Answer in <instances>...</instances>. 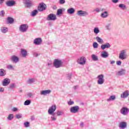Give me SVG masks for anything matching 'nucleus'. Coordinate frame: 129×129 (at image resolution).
Instances as JSON below:
<instances>
[{
	"label": "nucleus",
	"instance_id": "c756f323",
	"mask_svg": "<svg viewBox=\"0 0 129 129\" xmlns=\"http://www.w3.org/2000/svg\"><path fill=\"white\" fill-rule=\"evenodd\" d=\"M111 23H107L105 26V28L107 31H110L111 30Z\"/></svg>",
	"mask_w": 129,
	"mask_h": 129
},
{
	"label": "nucleus",
	"instance_id": "412c9836",
	"mask_svg": "<svg viewBox=\"0 0 129 129\" xmlns=\"http://www.w3.org/2000/svg\"><path fill=\"white\" fill-rule=\"evenodd\" d=\"M125 73H126V71L125 70V69H121L117 72V74L119 76H121L122 75H125Z\"/></svg>",
	"mask_w": 129,
	"mask_h": 129
},
{
	"label": "nucleus",
	"instance_id": "39448f33",
	"mask_svg": "<svg viewBox=\"0 0 129 129\" xmlns=\"http://www.w3.org/2000/svg\"><path fill=\"white\" fill-rule=\"evenodd\" d=\"M29 29V26L28 24H22L19 27V31L21 33H26Z\"/></svg>",
	"mask_w": 129,
	"mask_h": 129
},
{
	"label": "nucleus",
	"instance_id": "e433bc0d",
	"mask_svg": "<svg viewBox=\"0 0 129 129\" xmlns=\"http://www.w3.org/2000/svg\"><path fill=\"white\" fill-rule=\"evenodd\" d=\"M35 82V79H29L27 81V83L28 84H32V83H34Z\"/></svg>",
	"mask_w": 129,
	"mask_h": 129
},
{
	"label": "nucleus",
	"instance_id": "7ed1b4c3",
	"mask_svg": "<svg viewBox=\"0 0 129 129\" xmlns=\"http://www.w3.org/2000/svg\"><path fill=\"white\" fill-rule=\"evenodd\" d=\"M53 67L55 68H60L63 66V61L61 59H55L53 62Z\"/></svg>",
	"mask_w": 129,
	"mask_h": 129
},
{
	"label": "nucleus",
	"instance_id": "2f4dec72",
	"mask_svg": "<svg viewBox=\"0 0 129 129\" xmlns=\"http://www.w3.org/2000/svg\"><path fill=\"white\" fill-rule=\"evenodd\" d=\"M96 40L98 42V43H99L100 44H102V43H103V40H102V39H101V38H100L98 36H97L96 37Z\"/></svg>",
	"mask_w": 129,
	"mask_h": 129
},
{
	"label": "nucleus",
	"instance_id": "6e6552de",
	"mask_svg": "<svg viewBox=\"0 0 129 129\" xmlns=\"http://www.w3.org/2000/svg\"><path fill=\"white\" fill-rule=\"evenodd\" d=\"M77 14L78 16H79L80 17H86V16H88L89 15L88 12L82 10L78 11Z\"/></svg>",
	"mask_w": 129,
	"mask_h": 129
},
{
	"label": "nucleus",
	"instance_id": "7c9ffc66",
	"mask_svg": "<svg viewBox=\"0 0 129 129\" xmlns=\"http://www.w3.org/2000/svg\"><path fill=\"white\" fill-rule=\"evenodd\" d=\"M7 68L8 70H15V66L11 64H8Z\"/></svg>",
	"mask_w": 129,
	"mask_h": 129
},
{
	"label": "nucleus",
	"instance_id": "8fccbe9b",
	"mask_svg": "<svg viewBox=\"0 0 129 129\" xmlns=\"http://www.w3.org/2000/svg\"><path fill=\"white\" fill-rule=\"evenodd\" d=\"M94 12H96V13H100V9L99 8H96L94 10Z\"/></svg>",
	"mask_w": 129,
	"mask_h": 129
},
{
	"label": "nucleus",
	"instance_id": "13d9d810",
	"mask_svg": "<svg viewBox=\"0 0 129 129\" xmlns=\"http://www.w3.org/2000/svg\"><path fill=\"white\" fill-rule=\"evenodd\" d=\"M112 2L114 4H116L117 3H118V0H112Z\"/></svg>",
	"mask_w": 129,
	"mask_h": 129
},
{
	"label": "nucleus",
	"instance_id": "f704fd0d",
	"mask_svg": "<svg viewBox=\"0 0 129 129\" xmlns=\"http://www.w3.org/2000/svg\"><path fill=\"white\" fill-rule=\"evenodd\" d=\"M119 8L122 10H125V9H126V6H125L124 4H121L119 5Z\"/></svg>",
	"mask_w": 129,
	"mask_h": 129
},
{
	"label": "nucleus",
	"instance_id": "a878e982",
	"mask_svg": "<svg viewBox=\"0 0 129 129\" xmlns=\"http://www.w3.org/2000/svg\"><path fill=\"white\" fill-rule=\"evenodd\" d=\"M116 98L115 95H111L106 100L107 102H109V101H114Z\"/></svg>",
	"mask_w": 129,
	"mask_h": 129
},
{
	"label": "nucleus",
	"instance_id": "e2e57ef3",
	"mask_svg": "<svg viewBox=\"0 0 129 129\" xmlns=\"http://www.w3.org/2000/svg\"><path fill=\"white\" fill-rule=\"evenodd\" d=\"M47 65H48V66H51V65H52V63H51V62H48L47 63Z\"/></svg>",
	"mask_w": 129,
	"mask_h": 129
},
{
	"label": "nucleus",
	"instance_id": "c9c22d12",
	"mask_svg": "<svg viewBox=\"0 0 129 129\" xmlns=\"http://www.w3.org/2000/svg\"><path fill=\"white\" fill-rule=\"evenodd\" d=\"M37 14H38V11L37 10H35L33 11L31 13V16L35 17Z\"/></svg>",
	"mask_w": 129,
	"mask_h": 129
},
{
	"label": "nucleus",
	"instance_id": "b1692460",
	"mask_svg": "<svg viewBox=\"0 0 129 129\" xmlns=\"http://www.w3.org/2000/svg\"><path fill=\"white\" fill-rule=\"evenodd\" d=\"M67 13L69 15H73L75 13V9L73 8H70L67 10Z\"/></svg>",
	"mask_w": 129,
	"mask_h": 129
},
{
	"label": "nucleus",
	"instance_id": "de8ad7c7",
	"mask_svg": "<svg viewBox=\"0 0 129 129\" xmlns=\"http://www.w3.org/2000/svg\"><path fill=\"white\" fill-rule=\"evenodd\" d=\"M5 14H6L5 11H2L1 12H0L1 17H5Z\"/></svg>",
	"mask_w": 129,
	"mask_h": 129
},
{
	"label": "nucleus",
	"instance_id": "2eb2a0df",
	"mask_svg": "<svg viewBox=\"0 0 129 129\" xmlns=\"http://www.w3.org/2000/svg\"><path fill=\"white\" fill-rule=\"evenodd\" d=\"M129 96V91L128 90H125L123 92L122 94L120 95L121 98H126L128 97Z\"/></svg>",
	"mask_w": 129,
	"mask_h": 129
},
{
	"label": "nucleus",
	"instance_id": "58836bf2",
	"mask_svg": "<svg viewBox=\"0 0 129 129\" xmlns=\"http://www.w3.org/2000/svg\"><path fill=\"white\" fill-rule=\"evenodd\" d=\"M8 120H12L14 119V114H10L7 117Z\"/></svg>",
	"mask_w": 129,
	"mask_h": 129
},
{
	"label": "nucleus",
	"instance_id": "052dcab7",
	"mask_svg": "<svg viewBox=\"0 0 129 129\" xmlns=\"http://www.w3.org/2000/svg\"><path fill=\"white\" fill-rule=\"evenodd\" d=\"M34 56H35V57H38L39 54L38 53H34Z\"/></svg>",
	"mask_w": 129,
	"mask_h": 129
},
{
	"label": "nucleus",
	"instance_id": "72a5a7b5",
	"mask_svg": "<svg viewBox=\"0 0 129 129\" xmlns=\"http://www.w3.org/2000/svg\"><path fill=\"white\" fill-rule=\"evenodd\" d=\"M7 22L9 24H13V23H14V19L11 17H8L7 19Z\"/></svg>",
	"mask_w": 129,
	"mask_h": 129
},
{
	"label": "nucleus",
	"instance_id": "37998d69",
	"mask_svg": "<svg viewBox=\"0 0 129 129\" xmlns=\"http://www.w3.org/2000/svg\"><path fill=\"white\" fill-rule=\"evenodd\" d=\"M64 113H63V111H57L56 112V114L57 116H60L61 115H63V114Z\"/></svg>",
	"mask_w": 129,
	"mask_h": 129
},
{
	"label": "nucleus",
	"instance_id": "5701e85b",
	"mask_svg": "<svg viewBox=\"0 0 129 129\" xmlns=\"http://www.w3.org/2000/svg\"><path fill=\"white\" fill-rule=\"evenodd\" d=\"M109 56V54L106 51H103L101 53V57L102 58H107Z\"/></svg>",
	"mask_w": 129,
	"mask_h": 129
},
{
	"label": "nucleus",
	"instance_id": "f03ea898",
	"mask_svg": "<svg viewBox=\"0 0 129 129\" xmlns=\"http://www.w3.org/2000/svg\"><path fill=\"white\" fill-rule=\"evenodd\" d=\"M118 58L120 59V60H125V59H127V53L126 49H123L120 51Z\"/></svg>",
	"mask_w": 129,
	"mask_h": 129
},
{
	"label": "nucleus",
	"instance_id": "cd10ccee",
	"mask_svg": "<svg viewBox=\"0 0 129 129\" xmlns=\"http://www.w3.org/2000/svg\"><path fill=\"white\" fill-rule=\"evenodd\" d=\"M93 32L95 35H98L100 33V30H99V28L98 27H95L93 29Z\"/></svg>",
	"mask_w": 129,
	"mask_h": 129
},
{
	"label": "nucleus",
	"instance_id": "6ab92c4d",
	"mask_svg": "<svg viewBox=\"0 0 129 129\" xmlns=\"http://www.w3.org/2000/svg\"><path fill=\"white\" fill-rule=\"evenodd\" d=\"M24 3L27 8H30L32 7V1L31 0H23Z\"/></svg>",
	"mask_w": 129,
	"mask_h": 129
},
{
	"label": "nucleus",
	"instance_id": "ea45409f",
	"mask_svg": "<svg viewBox=\"0 0 129 129\" xmlns=\"http://www.w3.org/2000/svg\"><path fill=\"white\" fill-rule=\"evenodd\" d=\"M62 13H63V10L61 9H59L57 11V16H60V15H62Z\"/></svg>",
	"mask_w": 129,
	"mask_h": 129
},
{
	"label": "nucleus",
	"instance_id": "bb28decb",
	"mask_svg": "<svg viewBox=\"0 0 129 129\" xmlns=\"http://www.w3.org/2000/svg\"><path fill=\"white\" fill-rule=\"evenodd\" d=\"M101 18L105 19L108 17V12L107 11H105L101 13Z\"/></svg>",
	"mask_w": 129,
	"mask_h": 129
},
{
	"label": "nucleus",
	"instance_id": "3c124183",
	"mask_svg": "<svg viewBox=\"0 0 129 129\" xmlns=\"http://www.w3.org/2000/svg\"><path fill=\"white\" fill-rule=\"evenodd\" d=\"M60 5H64L65 4V0H59Z\"/></svg>",
	"mask_w": 129,
	"mask_h": 129
},
{
	"label": "nucleus",
	"instance_id": "bf43d9fd",
	"mask_svg": "<svg viewBox=\"0 0 129 129\" xmlns=\"http://www.w3.org/2000/svg\"><path fill=\"white\" fill-rule=\"evenodd\" d=\"M4 2H5V0H0V6H2V5L4 4Z\"/></svg>",
	"mask_w": 129,
	"mask_h": 129
},
{
	"label": "nucleus",
	"instance_id": "f257e3e1",
	"mask_svg": "<svg viewBox=\"0 0 129 129\" xmlns=\"http://www.w3.org/2000/svg\"><path fill=\"white\" fill-rule=\"evenodd\" d=\"M56 109L57 106H56V105H52L51 106L49 107L48 110V114L51 115L50 118L52 121H55L57 120V116L55 115V113H54Z\"/></svg>",
	"mask_w": 129,
	"mask_h": 129
},
{
	"label": "nucleus",
	"instance_id": "864d4df0",
	"mask_svg": "<svg viewBox=\"0 0 129 129\" xmlns=\"http://www.w3.org/2000/svg\"><path fill=\"white\" fill-rule=\"evenodd\" d=\"M16 85L15 84H12L10 85V88H15Z\"/></svg>",
	"mask_w": 129,
	"mask_h": 129
},
{
	"label": "nucleus",
	"instance_id": "09e8293b",
	"mask_svg": "<svg viewBox=\"0 0 129 129\" xmlns=\"http://www.w3.org/2000/svg\"><path fill=\"white\" fill-rule=\"evenodd\" d=\"M19 110V109L17 107H13L12 109V111H13L14 112H15V111H18Z\"/></svg>",
	"mask_w": 129,
	"mask_h": 129
},
{
	"label": "nucleus",
	"instance_id": "4be33fe9",
	"mask_svg": "<svg viewBox=\"0 0 129 129\" xmlns=\"http://www.w3.org/2000/svg\"><path fill=\"white\" fill-rule=\"evenodd\" d=\"M7 75V71L4 69H0V77H4Z\"/></svg>",
	"mask_w": 129,
	"mask_h": 129
},
{
	"label": "nucleus",
	"instance_id": "a18cd8bd",
	"mask_svg": "<svg viewBox=\"0 0 129 129\" xmlns=\"http://www.w3.org/2000/svg\"><path fill=\"white\" fill-rule=\"evenodd\" d=\"M24 125L25 126V127H29V126H30V122L28 121L25 122L24 123Z\"/></svg>",
	"mask_w": 129,
	"mask_h": 129
},
{
	"label": "nucleus",
	"instance_id": "603ef678",
	"mask_svg": "<svg viewBox=\"0 0 129 129\" xmlns=\"http://www.w3.org/2000/svg\"><path fill=\"white\" fill-rule=\"evenodd\" d=\"M116 65H117L118 66H120V65H121V61L120 60L117 61Z\"/></svg>",
	"mask_w": 129,
	"mask_h": 129
},
{
	"label": "nucleus",
	"instance_id": "4d7b16f0",
	"mask_svg": "<svg viewBox=\"0 0 129 129\" xmlns=\"http://www.w3.org/2000/svg\"><path fill=\"white\" fill-rule=\"evenodd\" d=\"M5 91V88L0 87V92H4Z\"/></svg>",
	"mask_w": 129,
	"mask_h": 129
},
{
	"label": "nucleus",
	"instance_id": "1a4fd4ad",
	"mask_svg": "<svg viewBox=\"0 0 129 129\" xmlns=\"http://www.w3.org/2000/svg\"><path fill=\"white\" fill-rule=\"evenodd\" d=\"M47 20V21H56L57 20V17L53 14H50L48 15Z\"/></svg>",
	"mask_w": 129,
	"mask_h": 129
},
{
	"label": "nucleus",
	"instance_id": "473e14b6",
	"mask_svg": "<svg viewBox=\"0 0 129 129\" xmlns=\"http://www.w3.org/2000/svg\"><path fill=\"white\" fill-rule=\"evenodd\" d=\"M92 59L94 61H98V56L95 55V54H92L91 55Z\"/></svg>",
	"mask_w": 129,
	"mask_h": 129
},
{
	"label": "nucleus",
	"instance_id": "49530a36",
	"mask_svg": "<svg viewBox=\"0 0 129 129\" xmlns=\"http://www.w3.org/2000/svg\"><path fill=\"white\" fill-rule=\"evenodd\" d=\"M66 76H67V78H68V79L70 80V79H71V77L72 76V73L67 74L66 75Z\"/></svg>",
	"mask_w": 129,
	"mask_h": 129
},
{
	"label": "nucleus",
	"instance_id": "79ce46f5",
	"mask_svg": "<svg viewBox=\"0 0 129 129\" xmlns=\"http://www.w3.org/2000/svg\"><path fill=\"white\" fill-rule=\"evenodd\" d=\"M93 47L94 49H97L98 48V43L97 42H94L93 43Z\"/></svg>",
	"mask_w": 129,
	"mask_h": 129
},
{
	"label": "nucleus",
	"instance_id": "9d476101",
	"mask_svg": "<svg viewBox=\"0 0 129 129\" xmlns=\"http://www.w3.org/2000/svg\"><path fill=\"white\" fill-rule=\"evenodd\" d=\"M80 108L78 106L72 107L70 109V112L72 113H77L79 111Z\"/></svg>",
	"mask_w": 129,
	"mask_h": 129
},
{
	"label": "nucleus",
	"instance_id": "393cba45",
	"mask_svg": "<svg viewBox=\"0 0 129 129\" xmlns=\"http://www.w3.org/2000/svg\"><path fill=\"white\" fill-rule=\"evenodd\" d=\"M119 127L120 128H125L126 127V122H120L119 124Z\"/></svg>",
	"mask_w": 129,
	"mask_h": 129
},
{
	"label": "nucleus",
	"instance_id": "f8f14e48",
	"mask_svg": "<svg viewBox=\"0 0 129 129\" xmlns=\"http://www.w3.org/2000/svg\"><path fill=\"white\" fill-rule=\"evenodd\" d=\"M128 111L129 109L126 107H123L120 110V113L121 114H123V115H126V114L128 113Z\"/></svg>",
	"mask_w": 129,
	"mask_h": 129
},
{
	"label": "nucleus",
	"instance_id": "69168bd1",
	"mask_svg": "<svg viewBox=\"0 0 129 129\" xmlns=\"http://www.w3.org/2000/svg\"><path fill=\"white\" fill-rule=\"evenodd\" d=\"M102 11H103V9H102Z\"/></svg>",
	"mask_w": 129,
	"mask_h": 129
},
{
	"label": "nucleus",
	"instance_id": "a19ab883",
	"mask_svg": "<svg viewBox=\"0 0 129 129\" xmlns=\"http://www.w3.org/2000/svg\"><path fill=\"white\" fill-rule=\"evenodd\" d=\"M24 105H30L31 104V100H27L24 102Z\"/></svg>",
	"mask_w": 129,
	"mask_h": 129
},
{
	"label": "nucleus",
	"instance_id": "f3484780",
	"mask_svg": "<svg viewBox=\"0 0 129 129\" xmlns=\"http://www.w3.org/2000/svg\"><path fill=\"white\" fill-rule=\"evenodd\" d=\"M21 54L23 58H27V56H28V51L25 49H21Z\"/></svg>",
	"mask_w": 129,
	"mask_h": 129
},
{
	"label": "nucleus",
	"instance_id": "aec40b11",
	"mask_svg": "<svg viewBox=\"0 0 129 129\" xmlns=\"http://www.w3.org/2000/svg\"><path fill=\"white\" fill-rule=\"evenodd\" d=\"M109 48H110V44L109 43H106L101 45V48L102 50H105V49H109Z\"/></svg>",
	"mask_w": 129,
	"mask_h": 129
},
{
	"label": "nucleus",
	"instance_id": "6e6d98bb",
	"mask_svg": "<svg viewBox=\"0 0 129 129\" xmlns=\"http://www.w3.org/2000/svg\"><path fill=\"white\" fill-rule=\"evenodd\" d=\"M110 63L111 65H113L115 63V60H110Z\"/></svg>",
	"mask_w": 129,
	"mask_h": 129
},
{
	"label": "nucleus",
	"instance_id": "20e7f679",
	"mask_svg": "<svg viewBox=\"0 0 129 129\" xmlns=\"http://www.w3.org/2000/svg\"><path fill=\"white\" fill-rule=\"evenodd\" d=\"M97 84H99V85H102L103 83H104V75L103 74H101L97 76Z\"/></svg>",
	"mask_w": 129,
	"mask_h": 129
},
{
	"label": "nucleus",
	"instance_id": "c03bdc74",
	"mask_svg": "<svg viewBox=\"0 0 129 129\" xmlns=\"http://www.w3.org/2000/svg\"><path fill=\"white\" fill-rule=\"evenodd\" d=\"M16 118H18V119H19V118H22V117H23V115L22 114H16Z\"/></svg>",
	"mask_w": 129,
	"mask_h": 129
},
{
	"label": "nucleus",
	"instance_id": "4468645a",
	"mask_svg": "<svg viewBox=\"0 0 129 129\" xmlns=\"http://www.w3.org/2000/svg\"><path fill=\"white\" fill-rule=\"evenodd\" d=\"M42 42H43L42 40V38H37L34 40L33 43L35 45H41V44H42Z\"/></svg>",
	"mask_w": 129,
	"mask_h": 129
},
{
	"label": "nucleus",
	"instance_id": "9b49d317",
	"mask_svg": "<svg viewBox=\"0 0 129 129\" xmlns=\"http://www.w3.org/2000/svg\"><path fill=\"white\" fill-rule=\"evenodd\" d=\"M10 60L14 63H18L20 61V58L17 55H13L11 56Z\"/></svg>",
	"mask_w": 129,
	"mask_h": 129
},
{
	"label": "nucleus",
	"instance_id": "a211bd4d",
	"mask_svg": "<svg viewBox=\"0 0 129 129\" xmlns=\"http://www.w3.org/2000/svg\"><path fill=\"white\" fill-rule=\"evenodd\" d=\"M51 92L50 90H45L40 91V95H47V94H50Z\"/></svg>",
	"mask_w": 129,
	"mask_h": 129
},
{
	"label": "nucleus",
	"instance_id": "338daca9",
	"mask_svg": "<svg viewBox=\"0 0 129 129\" xmlns=\"http://www.w3.org/2000/svg\"><path fill=\"white\" fill-rule=\"evenodd\" d=\"M0 129H2V128H1V127H0Z\"/></svg>",
	"mask_w": 129,
	"mask_h": 129
},
{
	"label": "nucleus",
	"instance_id": "c85d7f7f",
	"mask_svg": "<svg viewBox=\"0 0 129 129\" xmlns=\"http://www.w3.org/2000/svg\"><path fill=\"white\" fill-rule=\"evenodd\" d=\"M1 31L3 34H6V33H8V29L7 27H3L1 28Z\"/></svg>",
	"mask_w": 129,
	"mask_h": 129
},
{
	"label": "nucleus",
	"instance_id": "423d86ee",
	"mask_svg": "<svg viewBox=\"0 0 129 129\" xmlns=\"http://www.w3.org/2000/svg\"><path fill=\"white\" fill-rule=\"evenodd\" d=\"M77 63L80 65H85L86 64V58L84 56L79 58L77 60Z\"/></svg>",
	"mask_w": 129,
	"mask_h": 129
},
{
	"label": "nucleus",
	"instance_id": "0eeeda50",
	"mask_svg": "<svg viewBox=\"0 0 129 129\" xmlns=\"http://www.w3.org/2000/svg\"><path fill=\"white\" fill-rule=\"evenodd\" d=\"M47 9V6L45 3H40L38 7V11L39 12H43V11H45Z\"/></svg>",
	"mask_w": 129,
	"mask_h": 129
},
{
	"label": "nucleus",
	"instance_id": "ddd939ff",
	"mask_svg": "<svg viewBox=\"0 0 129 129\" xmlns=\"http://www.w3.org/2000/svg\"><path fill=\"white\" fill-rule=\"evenodd\" d=\"M11 83V79L9 78H5L2 82L3 86H8Z\"/></svg>",
	"mask_w": 129,
	"mask_h": 129
},
{
	"label": "nucleus",
	"instance_id": "5fc2aeb1",
	"mask_svg": "<svg viewBox=\"0 0 129 129\" xmlns=\"http://www.w3.org/2000/svg\"><path fill=\"white\" fill-rule=\"evenodd\" d=\"M69 105H72V104H74V102L72 101H70L68 102Z\"/></svg>",
	"mask_w": 129,
	"mask_h": 129
},
{
	"label": "nucleus",
	"instance_id": "0e129e2a",
	"mask_svg": "<svg viewBox=\"0 0 129 129\" xmlns=\"http://www.w3.org/2000/svg\"><path fill=\"white\" fill-rule=\"evenodd\" d=\"M77 87H78V86H76L75 87V89H76V88H77Z\"/></svg>",
	"mask_w": 129,
	"mask_h": 129
},
{
	"label": "nucleus",
	"instance_id": "dca6fc26",
	"mask_svg": "<svg viewBox=\"0 0 129 129\" xmlns=\"http://www.w3.org/2000/svg\"><path fill=\"white\" fill-rule=\"evenodd\" d=\"M16 5V2L14 0H10L6 2L7 7H13Z\"/></svg>",
	"mask_w": 129,
	"mask_h": 129
},
{
	"label": "nucleus",
	"instance_id": "4c0bfd02",
	"mask_svg": "<svg viewBox=\"0 0 129 129\" xmlns=\"http://www.w3.org/2000/svg\"><path fill=\"white\" fill-rule=\"evenodd\" d=\"M34 95H35V94L31 92L27 93V96L28 97H29V98H33V97H34Z\"/></svg>",
	"mask_w": 129,
	"mask_h": 129
},
{
	"label": "nucleus",
	"instance_id": "680f3d73",
	"mask_svg": "<svg viewBox=\"0 0 129 129\" xmlns=\"http://www.w3.org/2000/svg\"><path fill=\"white\" fill-rule=\"evenodd\" d=\"M80 125H81V126L83 127V125H84V124L83 123V122H81Z\"/></svg>",
	"mask_w": 129,
	"mask_h": 129
}]
</instances>
